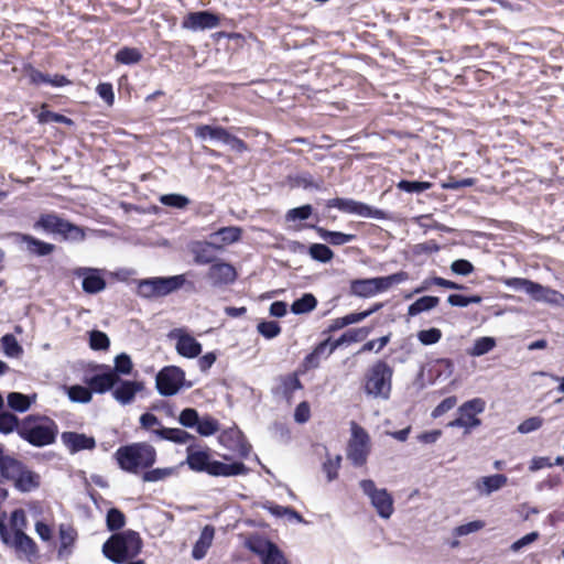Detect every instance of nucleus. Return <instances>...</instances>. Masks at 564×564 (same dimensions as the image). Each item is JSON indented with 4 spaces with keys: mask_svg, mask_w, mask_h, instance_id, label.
Listing matches in <instances>:
<instances>
[{
    "mask_svg": "<svg viewBox=\"0 0 564 564\" xmlns=\"http://www.w3.org/2000/svg\"><path fill=\"white\" fill-rule=\"evenodd\" d=\"M11 482L21 492H30L40 487L41 477L22 462L4 455L0 445V484Z\"/></svg>",
    "mask_w": 564,
    "mask_h": 564,
    "instance_id": "f257e3e1",
    "label": "nucleus"
},
{
    "mask_svg": "<svg viewBox=\"0 0 564 564\" xmlns=\"http://www.w3.org/2000/svg\"><path fill=\"white\" fill-rule=\"evenodd\" d=\"M187 464L189 469L197 473H207L215 477H231L245 475L248 468L245 464L239 462L223 463L210 458L209 454L205 451H194L192 447L187 448L186 460L181 464Z\"/></svg>",
    "mask_w": 564,
    "mask_h": 564,
    "instance_id": "f03ea898",
    "label": "nucleus"
},
{
    "mask_svg": "<svg viewBox=\"0 0 564 564\" xmlns=\"http://www.w3.org/2000/svg\"><path fill=\"white\" fill-rule=\"evenodd\" d=\"M115 458L119 467L131 474H138L142 469L150 468L156 460L155 448L145 442L132 443L120 446Z\"/></svg>",
    "mask_w": 564,
    "mask_h": 564,
    "instance_id": "7ed1b4c3",
    "label": "nucleus"
},
{
    "mask_svg": "<svg viewBox=\"0 0 564 564\" xmlns=\"http://www.w3.org/2000/svg\"><path fill=\"white\" fill-rule=\"evenodd\" d=\"M142 549L140 534L132 530L112 534L102 545L104 555L116 564L133 560Z\"/></svg>",
    "mask_w": 564,
    "mask_h": 564,
    "instance_id": "20e7f679",
    "label": "nucleus"
},
{
    "mask_svg": "<svg viewBox=\"0 0 564 564\" xmlns=\"http://www.w3.org/2000/svg\"><path fill=\"white\" fill-rule=\"evenodd\" d=\"M57 424L47 416L29 415L21 420L19 436L35 447H44L55 442Z\"/></svg>",
    "mask_w": 564,
    "mask_h": 564,
    "instance_id": "39448f33",
    "label": "nucleus"
},
{
    "mask_svg": "<svg viewBox=\"0 0 564 564\" xmlns=\"http://www.w3.org/2000/svg\"><path fill=\"white\" fill-rule=\"evenodd\" d=\"M392 376L393 369L386 361H376L366 376V393L375 398L388 399L392 387Z\"/></svg>",
    "mask_w": 564,
    "mask_h": 564,
    "instance_id": "423d86ee",
    "label": "nucleus"
},
{
    "mask_svg": "<svg viewBox=\"0 0 564 564\" xmlns=\"http://www.w3.org/2000/svg\"><path fill=\"white\" fill-rule=\"evenodd\" d=\"M350 432L346 456L355 467H361L367 463L370 453V437L367 431L354 421L350 423Z\"/></svg>",
    "mask_w": 564,
    "mask_h": 564,
    "instance_id": "0eeeda50",
    "label": "nucleus"
},
{
    "mask_svg": "<svg viewBox=\"0 0 564 564\" xmlns=\"http://www.w3.org/2000/svg\"><path fill=\"white\" fill-rule=\"evenodd\" d=\"M35 229H41L47 234H56L63 236L65 239L73 241H82L85 239L84 230L61 218L55 214H43L34 224Z\"/></svg>",
    "mask_w": 564,
    "mask_h": 564,
    "instance_id": "6e6552de",
    "label": "nucleus"
},
{
    "mask_svg": "<svg viewBox=\"0 0 564 564\" xmlns=\"http://www.w3.org/2000/svg\"><path fill=\"white\" fill-rule=\"evenodd\" d=\"M185 281L183 274L144 279L138 284V294L145 299L165 296L181 289Z\"/></svg>",
    "mask_w": 564,
    "mask_h": 564,
    "instance_id": "1a4fd4ad",
    "label": "nucleus"
},
{
    "mask_svg": "<svg viewBox=\"0 0 564 564\" xmlns=\"http://www.w3.org/2000/svg\"><path fill=\"white\" fill-rule=\"evenodd\" d=\"M359 487L370 500L377 514L382 519H390L394 512L393 498L384 488H378L373 480L362 479Z\"/></svg>",
    "mask_w": 564,
    "mask_h": 564,
    "instance_id": "9d476101",
    "label": "nucleus"
},
{
    "mask_svg": "<svg viewBox=\"0 0 564 564\" xmlns=\"http://www.w3.org/2000/svg\"><path fill=\"white\" fill-rule=\"evenodd\" d=\"M326 207L337 208L343 213L357 215L365 218L387 219L388 214L366 203L355 200L352 198H333L326 202Z\"/></svg>",
    "mask_w": 564,
    "mask_h": 564,
    "instance_id": "9b49d317",
    "label": "nucleus"
},
{
    "mask_svg": "<svg viewBox=\"0 0 564 564\" xmlns=\"http://www.w3.org/2000/svg\"><path fill=\"white\" fill-rule=\"evenodd\" d=\"M185 383V372L176 366H166L161 369L155 378V386L161 395L176 394Z\"/></svg>",
    "mask_w": 564,
    "mask_h": 564,
    "instance_id": "f8f14e48",
    "label": "nucleus"
},
{
    "mask_svg": "<svg viewBox=\"0 0 564 564\" xmlns=\"http://www.w3.org/2000/svg\"><path fill=\"white\" fill-rule=\"evenodd\" d=\"M247 546L260 556L262 564H288L281 550L269 540L252 536L247 541Z\"/></svg>",
    "mask_w": 564,
    "mask_h": 564,
    "instance_id": "ddd939ff",
    "label": "nucleus"
},
{
    "mask_svg": "<svg viewBox=\"0 0 564 564\" xmlns=\"http://www.w3.org/2000/svg\"><path fill=\"white\" fill-rule=\"evenodd\" d=\"M0 539L4 544L13 547L19 556L24 555L30 557L36 553V545L34 541L26 535L24 531L10 533L2 521H0Z\"/></svg>",
    "mask_w": 564,
    "mask_h": 564,
    "instance_id": "4468645a",
    "label": "nucleus"
},
{
    "mask_svg": "<svg viewBox=\"0 0 564 564\" xmlns=\"http://www.w3.org/2000/svg\"><path fill=\"white\" fill-rule=\"evenodd\" d=\"M169 339L175 341L176 352L188 359L196 358L202 352V345L185 328H174L167 334Z\"/></svg>",
    "mask_w": 564,
    "mask_h": 564,
    "instance_id": "2eb2a0df",
    "label": "nucleus"
},
{
    "mask_svg": "<svg viewBox=\"0 0 564 564\" xmlns=\"http://www.w3.org/2000/svg\"><path fill=\"white\" fill-rule=\"evenodd\" d=\"M371 333L370 327L351 328L341 334L337 339L332 340L329 336L319 340V355L327 352L332 354L337 347L341 345H349L365 340Z\"/></svg>",
    "mask_w": 564,
    "mask_h": 564,
    "instance_id": "dca6fc26",
    "label": "nucleus"
},
{
    "mask_svg": "<svg viewBox=\"0 0 564 564\" xmlns=\"http://www.w3.org/2000/svg\"><path fill=\"white\" fill-rule=\"evenodd\" d=\"M218 441L224 447L230 449L241 458H246L251 451V446L237 427H230L221 432L218 436Z\"/></svg>",
    "mask_w": 564,
    "mask_h": 564,
    "instance_id": "f3484780",
    "label": "nucleus"
},
{
    "mask_svg": "<svg viewBox=\"0 0 564 564\" xmlns=\"http://www.w3.org/2000/svg\"><path fill=\"white\" fill-rule=\"evenodd\" d=\"M220 19L209 11L188 13L182 21V28L191 31H204L219 26Z\"/></svg>",
    "mask_w": 564,
    "mask_h": 564,
    "instance_id": "a211bd4d",
    "label": "nucleus"
},
{
    "mask_svg": "<svg viewBox=\"0 0 564 564\" xmlns=\"http://www.w3.org/2000/svg\"><path fill=\"white\" fill-rule=\"evenodd\" d=\"M10 236L14 239V241L19 245H25V250L39 257H44L51 254L55 250V246L35 237L21 232H12Z\"/></svg>",
    "mask_w": 564,
    "mask_h": 564,
    "instance_id": "6ab92c4d",
    "label": "nucleus"
},
{
    "mask_svg": "<svg viewBox=\"0 0 564 564\" xmlns=\"http://www.w3.org/2000/svg\"><path fill=\"white\" fill-rule=\"evenodd\" d=\"M237 278L236 269L227 262H213L207 279L214 286H220L232 283Z\"/></svg>",
    "mask_w": 564,
    "mask_h": 564,
    "instance_id": "aec40b11",
    "label": "nucleus"
},
{
    "mask_svg": "<svg viewBox=\"0 0 564 564\" xmlns=\"http://www.w3.org/2000/svg\"><path fill=\"white\" fill-rule=\"evenodd\" d=\"M144 389L141 381L123 380L116 383L112 390V397L117 402L127 405L133 402L135 394Z\"/></svg>",
    "mask_w": 564,
    "mask_h": 564,
    "instance_id": "412c9836",
    "label": "nucleus"
},
{
    "mask_svg": "<svg viewBox=\"0 0 564 564\" xmlns=\"http://www.w3.org/2000/svg\"><path fill=\"white\" fill-rule=\"evenodd\" d=\"M75 274L83 278V290L86 293H98L106 288V281L99 269L79 268Z\"/></svg>",
    "mask_w": 564,
    "mask_h": 564,
    "instance_id": "4be33fe9",
    "label": "nucleus"
},
{
    "mask_svg": "<svg viewBox=\"0 0 564 564\" xmlns=\"http://www.w3.org/2000/svg\"><path fill=\"white\" fill-rule=\"evenodd\" d=\"M242 230L236 226L223 227L209 235L208 243L212 248L220 250L227 245L237 242L241 238Z\"/></svg>",
    "mask_w": 564,
    "mask_h": 564,
    "instance_id": "5701e85b",
    "label": "nucleus"
},
{
    "mask_svg": "<svg viewBox=\"0 0 564 564\" xmlns=\"http://www.w3.org/2000/svg\"><path fill=\"white\" fill-rule=\"evenodd\" d=\"M62 441L72 453L93 449L96 446L94 437L76 432H64L62 434Z\"/></svg>",
    "mask_w": 564,
    "mask_h": 564,
    "instance_id": "b1692460",
    "label": "nucleus"
},
{
    "mask_svg": "<svg viewBox=\"0 0 564 564\" xmlns=\"http://www.w3.org/2000/svg\"><path fill=\"white\" fill-rule=\"evenodd\" d=\"M508 481L507 476L502 474H496L491 476H485L475 481L474 488L481 496H489L495 491L501 489Z\"/></svg>",
    "mask_w": 564,
    "mask_h": 564,
    "instance_id": "393cba45",
    "label": "nucleus"
},
{
    "mask_svg": "<svg viewBox=\"0 0 564 564\" xmlns=\"http://www.w3.org/2000/svg\"><path fill=\"white\" fill-rule=\"evenodd\" d=\"M532 299L536 302H543L557 307H564V294L540 283L535 284Z\"/></svg>",
    "mask_w": 564,
    "mask_h": 564,
    "instance_id": "a878e982",
    "label": "nucleus"
},
{
    "mask_svg": "<svg viewBox=\"0 0 564 564\" xmlns=\"http://www.w3.org/2000/svg\"><path fill=\"white\" fill-rule=\"evenodd\" d=\"M91 392L105 393L115 388L118 382V376L113 371L97 373L87 381Z\"/></svg>",
    "mask_w": 564,
    "mask_h": 564,
    "instance_id": "bb28decb",
    "label": "nucleus"
},
{
    "mask_svg": "<svg viewBox=\"0 0 564 564\" xmlns=\"http://www.w3.org/2000/svg\"><path fill=\"white\" fill-rule=\"evenodd\" d=\"M28 75L31 82L36 85L48 84L53 87H63L70 84V82L64 75L56 74L54 76H51L47 74H43L31 66L28 68Z\"/></svg>",
    "mask_w": 564,
    "mask_h": 564,
    "instance_id": "cd10ccee",
    "label": "nucleus"
},
{
    "mask_svg": "<svg viewBox=\"0 0 564 564\" xmlns=\"http://www.w3.org/2000/svg\"><path fill=\"white\" fill-rule=\"evenodd\" d=\"M215 535V529L212 525H205L200 532L199 539L195 543L192 555L195 560H202L210 547Z\"/></svg>",
    "mask_w": 564,
    "mask_h": 564,
    "instance_id": "c85d7f7f",
    "label": "nucleus"
},
{
    "mask_svg": "<svg viewBox=\"0 0 564 564\" xmlns=\"http://www.w3.org/2000/svg\"><path fill=\"white\" fill-rule=\"evenodd\" d=\"M228 134L229 132L225 128L219 126L202 124L196 127L195 129V135L200 140L210 139L225 143V140L228 138Z\"/></svg>",
    "mask_w": 564,
    "mask_h": 564,
    "instance_id": "c756f323",
    "label": "nucleus"
},
{
    "mask_svg": "<svg viewBox=\"0 0 564 564\" xmlns=\"http://www.w3.org/2000/svg\"><path fill=\"white\" fill-rule=\"evenodd\" d=\"M153 434L160 440L171 441L176 444H186L193 436L182 429L160 427L153 430Z\"/></svg>",
    "mask_w": 564,
    "mask_h": 564,
    "instance_id": "7c9ffc66",
    "label": "nucleus"
},
{
    "mask_svg": "<svg viewBox=\"0 0 564 564\" xmlns=\"http://www.w3.org/2000/svg\"><path fill=\"white\" fill-rule=\"evenodd\" d=\"M409 274L405 271H399L388 276L372 278L376 294L389 290L392 285L405 282Z\"/></svg>",
    "mask_w": 564,
    "mask_h": 564,
    "instance_id": "2f4dec72",
    "label": "nucleus"
},
{
    "mask_svg": "<svg viewBox=\"0 0 564 564\" xmlns=\"http://www.w3.org/2000/svg\"><path fill=\"white\" fill-rule=\"evenodd\" d=\"M36 394L25 395L20 392H10L7 397L8 405L11 410L20 413L26 412L33 402H35Z\"/></svg>",
    "mask_w": 564,
    "mask_h": 564,
    "instance_id": "473e14b6",
    "label": "nucleus"
},
{
    "mask_svg": "<svg viewBox=\"0 0 564 564\" xmlns=\"http://www.w3.org/2000/svg\"><path fill=\"white\" fill-rule=\"evenodd\" d=\"M440 303V299L437 296L425 295L417 299L408 307V315L410 317L416 316L423 312L431 311L435 308Z\"/></svg>",
    "mask_w": 564,
    "mask_h": 564,
    "instance_id": "72a5a7b5",
    "label": "nucleus"
},
{
    "mask_svg": "<svg viewBox=\"0 0 564 564\" xmlns=\"http://www.w3.org/2000/svg\"><path fill=\"white\" fill-rule=\"evenodd\" d=\"M319 238L332 246H343L356 239L355 235L332 231L319 227Z\"/></svg>",
    "mask_w": 564,
    "mask_h": 564,
    "instance_id": "f704fd0d",
    "label": "nucleus"
},
{
    "mask_svg": "<svg viewBox=\"0 0 564 564\" xmlns=\"http://www.w3.org/2000/svg\"><path fill=\"white\" fill-rule=\"evenodd\" d=\"M497 343L494 337L484 336L475 339L473 346L467 350V354L471 357H480L496 347Z\"/></svg>",
    "mask_w": 564,
    "mask_h": 564,
    "instance_id": "c9c22d12",
    "label": "nucleus"
},
{
    "mask_svg": "<svg viewBox=\"0 0 564 564\" xmlns=\"http://www.w3.org/2000/svg\"><path fill=\"white\" fill-rule=\"evenodd\" d=\"M178 474V467H163V468H154L148 470L143 474L142 479L145 482H156L161 480H165L170 477L176 476Z\"/></svg>",
    "mask_w": 564,
    "mask_h": 564,
    "instance_id": "e433bc0d",
    "label": "nucleus"
},
{
    "mask_svg": "<svg viewBox=\"0 0 564 564\" xmlns=\"http://www.w3.org/2000/svg\"><path fill=\"white\" fill-rule=\"evenodd\" d=\"M279 381L278 390L286 399H290L296 390L301 389L300 380L295 373L283 376Z\"/></svg>",
    "mask_w": 564,
    "mask_h": 564,
    "instance_id": "4c0bfd02",
    "label": "nucleus"
},
{
    "mask_svg": "<svg viewBox=\"0 0 564 564\" xmlns=\"http://www.w3.org/2000/svg\"><path fill=\"white\" fill-rule=\"evenodd\" d=\"M20 427L21 421L15 414L9 411L0 412V433L10 434L15 431L19 434Z\"/></svg>",
    "mask_w": 564,
    "mask_h": 564,
    "instance_id": "58836bf2",
    "label": "nucleus"
},
{
    "mask_svg": "<svg viewBox=\"0 0 564 564\" xmlns=\"http://www.w3.org/2000/svg\"><path fill=\"white\" fill-rule=\"evenodd\" d=\"M67 395L72 402L88 403L91 400V390L88 387L70 386L65 388Z\"/></svg>",
    "mask_w": 564,
    "mask_h": 564,
    "instance_id": "ea45409f",
    "label": "nucleus"
},
{
    "mask_svg": "<svg viewBox=\"0 0 564 564\" xmlns=\"http://www.w3.org/2000/svg\"><path fill=\"white\" fill-rule=\"evenodd\" d=\"M208 248H212L208 241L195 242L193 245L192 252L194 254V260L196 263L207 264L214 262V257L208 251Z\"/></svg>",
    "mask_w": 564,
    "mask_h": 564,
    "instance_id": "a19ab883",
    "label": "nucleus"
},
{
    "mask_svg": "<svg viewBox=\"0 0 564 564\" xmlns=\"http://www.w3.org/2000/svg\"><path fill=\"white\" fill-rule=\"evenodd\" d=\"M341 463V456L339 454L335 455L334 457L327 456V459L323 463V473L326 476L327 481H333L337 479L338 471L340 468Z\"/></svg>",
    "mask_w": 564,
    "mask_h": 564,
    "instance_id": "79ce46f5",
    "label": "nucleus"
},
{
    "mask_svg": "<svg viewBox=\"0 0 564 564\" xmlns=\"http://www.w3.org/2000/svg\"><path fill=\"white\" fill-rule=\"evenodd\" d=\"M351 291L355 295L360 297H371L376 295L372 278L354 281L351 283Z\"/></svg>",
    "mask_w": 564,
    "mask_h": 564,
    "instance_id": "37998d69",
    "label": "nucleus"
},
{
    "mask_svg": "<svg viewBox=\"0 0 564 564\" xmlns=\"http://www.w3.org/2000/svg\"><path fill=\"white\" fill-rule=\"evenodd\" d=\"M432 187V183L430 182H421V181H406V180H401L398 184H397V188L402 191V192H405V193H410V194H421L427 189H430Z\"/></svg>",
    "mask_w": 564,
    "mask_h": 564,
    "instance_id": "c03bdc74",
    "label": "nucleus"
},
{
    "mask_svg": "<svg viewBox=\"0 0 564 564\" xmlns=\"http://www.w3.org/2000/svg\"><path fill=\"white\" fill-rule=\"evenodd\" d=\"M316 299L313 294H304L301 299L293 302L291 311L294 314L308 313L316 306Z\"/></svg>",
    "mask_w": 564,
    "mask_h": 564,
    "instance_id": "a18cd8bd",
    "label": "nucleus"
},
{
    "mask_svg": "<svg viewBox=\"0 0 564 564\" xmlns=\"http://www.w3.org/2000/svg\"><path fill=\"white\" fill-rule=\"evenodd\" d=\"M219 430V423L212 416H203L199 417L198 423L196 425V431L202 436H210L217 433Z\"/></svg>",
    "mask_w": 564,
    "mask_h": 564,
    "instance_id": "49530a36",
    "label": "nucleus"
},
{
    "mask_svg": "<svg viewBox=\"0 0 564 564\" xmlns=\"http://www.w3.org/2000/svg\"><path fill=\"white\" fill-rule=\"evenodd\" d=\"M505 284L517 291H523L532 297L536 282L524 278H510Z\"/></svg>",
    "mask_w": 564,
    "mask_h": 564,
    "instance_id": "de8ad7c7",
    "label": "nucleus"
},
{
    "mask_svg": "<svg viewBox=\"0 0 564 564\" xmlns=\"http://www.w3.org/2000/svg\"><path fill=\"white\" fill-rule=\"evenodd\" d=\"M141 57L140 51L133 47H123L116 54V61L126 65L137 64Z\"/></svg>",
    "mask_w": 564,
    "mask_h": 564,
    "instance_id": "09e8293b",
    "label": "nucleus"
},
{
    "mask_svg": "<svg viewBox=\"0 0 564 564\" xmlns=\"http://www.w3.org/2000/svg\"><path fill=\"white\" fill-rule=\"evenodd\" d=\"M109 337L100 330H91L89 333V347L94 350H106L109 348Z\"/></svg>",
    "mask_w": 564,
    "mask_h": 564,
    "instance_id": "8fccbe9b",
    "label": "nucleus"
},
{
    "mask_svg": "<svg viewBox=\"0 0 564 564\" xmlns=\"http://www.w3.org/2000/svg\"><path fill=\"white\" fill-rule=\"evenodd\" d=\"M478 425H480V420L474 416L473 413H460L459 417L448 423L451 427H465L466 430L474 429Z\"/></svg>",
    "mask_w": 564,
    "mask_h": 564,
    "instance_id": "3c124183",
    "label": "nucleus"
},
{
    "mask_svg": "<svg viewBox=\"0 0 564 564\" xmlns=\"http://www.w3.org/2000/svg\"><path fill=\"white\" fill-rule=\"evenodd\" d=\"M3 352L9 357H18L22 352V347L19 345L15 337L7 334L1 338Z\"/></svg>",
    "mask_w": 564,
    "mask_h": 564,
    "instance_id": "603ef678",
    "label": "nucleus"
},
{
    "mask_svg": "<svg viewBox=\"0 0 564 564\" xmlns=\"http://www.w3.org/2000/svg\"><path fill=\"white\" fill-rule=\"evenodd\" d=\"M106 522H107V528L110 531H116V530L121 529L124 525L126 517L119 509L111 508L107 512Z\"/></svg>",
    "mask_w": 564,
    "mask_h": 564,
    "instance_id": "864d4df0",
    "label": "nucleus"
},
{
    "mask_svg": "<svg viewBox=\"0 0 564 564\" xmlns=\"http://www.w3.org/2000/svg\"><path fill=\"white\" fill-rule=\"evenodd\" d=\"M161 204L178 209L185 208L189 204V199L181 194H165L160 197Z\"/></svg>",
    "mask_w": 564,
    "mask_h": 564,
    "instance_id": "5fc2aeb1",
    "label": "nucleus"
},
{
    "mask_svg": "<svg viewBox=\"0 0 564 564\" xmlns=\"http://www.w3.org/2000/svg\"><path fill=\"white\" fill-rule=\"evenodd\" d=\"M442 338V332L438 328L423 329L417 333V339L422 345L429 346L438 343Z\"/></svg>",
    "mask_w": 564,
    "mask_h": 564,
    "instance_id": "6e6d98bb",
    "label": "nucleus"
},
{
    "mask_svg": "<svg viewBox=\"0 0 564 564\" xmlns=\"http://www.w3.org/2000/svg\"><path fill=\"white\" fill-rule=\"evenodd\" d=\"M390 339H391V335L388 334V335H384L377 339L369 340L362 345V347L359 349L358 354H364V352H368V351H372V350H375L376 352H379L390 343Z\"/></svg>",
    "mask_w": 564,
    "mask_h": 564,
    "instance_id": "4d7b16f0",
    "label": "nucleus"
},
{
    "mask_svg": "<svg viewBox=\"0 0 564 564\" xmlns=\"http://www.w3.org/2000/svg\"><path fill=\"white\" fill-rule=\"evenodd\" d=\"M132 368H133V364L131 361L130 356L122 352L116 357L115 369L112 371L116 372L117 376H118V373L130 375L132 371Z\"/></svg>",
    "mask_w": 564,
    "mask_h": 564,
    "instance_id": "13d9d810",
    "label": "nucleus"
},
{
    "mask_svg": "<svg viewBox=\"0 0 564 564\" xmlns=\"http://www.w3.org/2000/svg\"><path fill=\"white\" fill-rule=\"evenodd\" d=\"M26 528V517L23 510L17 509L11 513L10 518V528H8L10 533H15L18 531H24Z\"/></svg>",
    "mask_w": 564,
    "mask_h": 564,
    "instance_id": "bf43d9fd",
    "label": "nucleus"
},
{
    "mask_svg": "<svg viewBox=\"0 0 564 564\" xmlns=\"http://www.w3.org/2000/svg\"><path fill=\"white\" fill-rule=\"evenodd\" d=\"M486 402L481 398H475L463 403L458 411L459 413H473L474 416L485 411Z\"/></svg>",
    "mask_w": 564,
    "mask_h": 564,
    "instance_id": "052dcab7",
    "label": "nucleus"
},
{
    "mask_svg": "<svg viewBox=\"0 0 564 564\" xmlns=\"http://www.w3.org/2000/svg\"><path fill=\"white\" fill-rule=\"evenodd\" d=\"M37 120L40 123L58 122V123H65V124H69V126L73 124L72 119H69L63 115L48 111V110H42L37 115Z\"/></svg>",
    "mask_w": 564,
    "mask_h": 564,
    "instance_id": "680f3d73",
    "label": "nucleus"
},
{
    "mask_svg": "<svg viewBox=\"0 0 564 564\" xmlns=\"http://www.w3.org/2000/svg\"><path fill=\"white\" fill-rule=\"evenodd\" d=\"M198 420V412L192 408L184 409L178 416V422L185 427H196Z\"/></svg>",
    "mask_w": 564,
    "mask_h": 564,
    "instance_id": "e2e57ef3",
    "label": "nucleus"
},
{
    "mask_svg": "<svg viewBox=\"0 0 564 564\" xmlns=\"http://www.w3.org/2000/svg\"><path fill=\"white\" fill-rule=\"evenodd\" d=\"M258 332L265 338L272 339L281 333V327L276 322H261L258 325Z\"/></svg>",
    "mask_w": 564,
    "mask_h": 564,
    "instance_id": "0e129e2a",
    "label": "nucleus"
},
{
    "mask_svg": "<svg viewBox=\"0 0 564 564\" xmlns=\"http://www.w3.org/2000/svg\"><path fill=\"white\" fill-rule=\"evenodd\" d=\"M485 527V522L481 520H475L462 525H458L454 529V534L456 536H464L470 533L477 532Z\"/></svg>",
    "mask_w": 564,
    "mask_h": 564,
    "instance_id": "69168bd1",
    "label": "nucleus"
},
{
    "mask_svg": "<svg viewBox=\"0 0 564 564\" xmlns=\"http://www.w3.org/2000/svg\"><path fill=\"white\" fill-rule=\"evenodd\" d=\"M542 424H543L542 417L532 416V417L524 420L523 422H521L519 424L518 432H520L521 434H528V433L539 430L542 426Z\"/></svg>",
    "mask_w": 564,
    "mask_h": 564,
    "instance_id": "338daca9",
    "label": "nucleus"
},
{
    "mask_svg": "<svg viewBox=\"0 0 564 564\" xmlns=\"http://www.w3.org/2000/svg\"><path fill=\"white\" fill-rule=\"evenodd\" d=\"M75 538L76 532L72 527L65 524L59 527V540L62 549L70 546L74 543Z\"/></svg>",
    "mask_w": 564,
    "mask_h": 564,
    "instance_id": "774afa93",
    "label": "nucleus"
}]
</instances>
